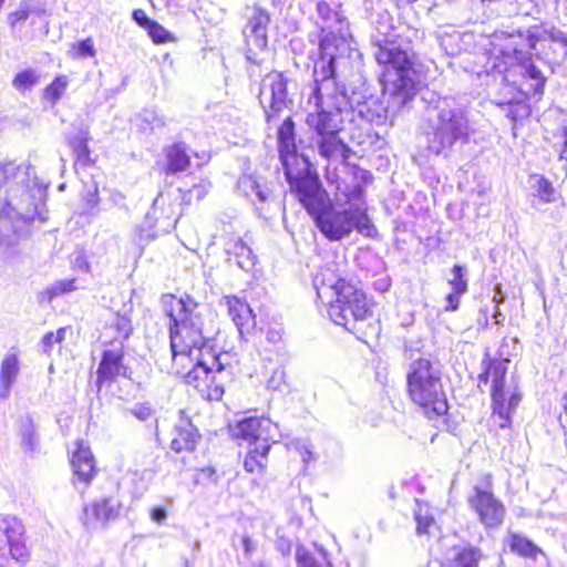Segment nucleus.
Segmentation results:
<instances>
[{"mask_svg":"<svg viewBox=\"0 0 567 567\" xmlns=\"http://www.w3.org/2000/svg\"><path fill=\"white\" fill-rule=\"evenodd\" d=\"M288 184L290 192L309 215L316 213L329 199L316 173L298 177L288 182Z\"/></svg>","mask_w":567,"mask_h":567,"instance_id":"14","label":"nucleus"},{"mask_svg":"<svg viewBox=\"0 0 567 567\" xmlns=\"http://www.w3.org/2000/svg\"><path fill=\"white\" fill-rule=\"evenodd\" d=\"M452 278L449 279V285L452 289L467 292L468 282L465 277V267L462 265H454L451 269Z\"/></svg>","mask_w":567,"mask_h":567,"instance_id":"51","label":"nucleus"},{"mask_svg":"<svg viewBox=\"0 0 567 567\" xmlns=\"http://www.w3.org/2000/svg\"><path fill=\"white\" fill-rule=\"evenodd\" d=\"M344 41L343 37L339 33L327 32L320 38L319 41V54L334 55L338 51L340 43Z\"/></svg>","mask_w":567,"mask_h":567,"instance_id":"42","label":"nucleus"},{"mask_svg":"<svg viewBox=\"0 0 567 567\" xmlns=\"http://www.w3.org/2000/svg\"><path fill=\"white\" fill-rule=\"evenodd\" d=\"M342 130H333V132L318 135L317 147L321 157L330 159L340 155L343 161H348L351 155V148L340 137Z\"/></svg>","mask_w":567,"mask_h":567,"instance_id":"22","label":"nucleus"},{"mask_svg":"<svg viewBox=\"0 0 567 567\" xmlns=\"http://www.w3.org/2000/svg\"><path fill=\"white\" fill-rule=\"evenodd\" d=\"M89 140L90 135L87 131H80L68 138V145L75 156V163L81 166H91L95 163V161L91 158Z\"/></svg>","mask_w":567,"mask_h":567,"instance_id":"31","label":"nucleus"},{"mask_svg":"<svg viewBox=\"0 0 567 567\" xmlns=\"http://www.w3.org/2000/svg\"><path fill=\"white\" fill-rule=\"evenodd\" d=\"M465 293L466 292H464V291H458V290L452 289L445 296V306H444L443 310L445 312H454V311L458 310L460 305H461V298Z\"/></svg>","mask_w":567,"mask_h":567,"instance_id":"52","label":"nucleus"},{"mask_svg":"<svg viewBox=\"0 0 567 567\" xmlns=\"http://www.w3.org/2000/svg\"><path fill=\"white\" fill-rule=\"evenodd\" d=\"M20 173V166L13 162L0 164V189L11 184ZM7 200L0 197V245H13L20 238L19 224L27 219L16 213Z\"/></svg>","mask_w":567,"mask_h":567,"instance_id":"10","label":"nucleus"},{"mask_svg":"<svg viewBox=\"0 0 567 567\" xmlns=\"http://www.w3.org/2000/svg\"><path fill=\"white\" fill-rule=\"evenodd\" d=\"M406 394L427 420L447 415L449 399L440 367L427 357L413 360L406 372Z\"/></svg>","mask_w":567,"mask_h":567,"instance_id":"6","label":"nucleus"},{"mask_svg":"<svg viewBox=\"0 0 567 567\" xmlns=\"http://www.w3.org/2000/svg\"><path fill=\"white\" fill-rule=\"evenodd\" d=\"M76 281V278L56 280L52 286L44 288L40 292L41 299L51 302L62 295L75 291L78 289Z\"/></svg>","mask_w":567,"mask_h":567,"instance_id":"37","label":"nucleus"},{"mask_svg":"<svg viewBox=\"0 0 567 567\" xmlns=\"http://www.w3.org/2000/svg\"><path fill=\"white\" fill-rule=\"evenodd\" d=\"M220 305L225 307L243 338L252 334L256 328V315L245 297L233 293L224 295Z\"/></svg>","mask_w":567,"mask_h":567,"instance_id":"17","label":"nucleus"},{"mask_svg":"<svg viewBox=\"0 0 567 567\" xmlns=\"http://www.w3.org/2000/svg\"><path fill=\"white\" fill-rule=\"evenodd\" d=\"M416 522V533L419 535H426L430 529L435 525L434 515L427 507L420 506L414 513Z\"/></svg>","mask_w":567,"mask_h":567,"instance_id":"43","label":"nucleus"},{"mask_svg":"<svg viewBox=\"0 0 567 567\" xmlns=\"http://www.w3.org/2000/svg\"><path fill=\"white\" fill-rule=\"evenodd\" d=\"M226 352L219 354L199 353L184 368H172L174 373L207 401L221 400L225 388L231 384L240 372L237 362L229 361Z\"/></svg>","mask_w":567,"mask_h":567,"instance_id":"4","label":"nucleus"},{"mask_svg":"<svg viewBox=\"0 0 567 567\" xmlns=\"http://www.w3.org/2000/svg\"><path fill=\"white\" fill-rule=\"evenodd\" d=\"M269 21L270 18L268 12L259 7H255L252 16L248 21V27L250 31L255 34L264 33L267 29Z\"/></svg>","mask_w":567,"mask_h":567,"instance_id":"46","label":"nucleus"},{"mask_svg":"<svg viewBox=\"0 0 567 567\" xmlns=\"http://www.w3.org/2000/svg\"><path fill=\"white\" fill-rule=\"evenodd\" d=\"M166 516H167V514H166V509L164 507L156 506V507L151 508V511H150L151 519L157 524H162L165 520Z\"/></svg>","mask_w":567,"mask_h":567,"instance_id":"57","label":"nucleus"},{"mask_svg":"<svg viewBox=\"0 0 567 567\" xmlns=\"http://www.w3.org/2000/svg\"><path fill=\"white\" fill-rule=\"evenodd\" d=\"M39 81V75L31 69L22 70L18 72L13 80L12 85L18 91H25L33 85H35Z\"/></svg>","mask_w":567,"mask_h":567,"instance_id":"48","label":"nucleus"},{"mask_svg":"<svg viewBox=\"0 0 567 567\" xmlns=\"http://www.w3.org/2000/svg\"><path fill=\"white\" fill-rule=\"evenodd\" d=\"M532 178L535 181L534 183V195L542 203H551L556 200V198H560V195L557 193L553 183L544 175L534 174Z\"/></svg>","mask_w":567,"mask_h":567,"instance_id":"36","label":"nucleus"},{"mask_svg":"<svg viewBox=\"0 0 567 567\" xmlns=\"http://www.w3.org/2000/svg\"><path fill=\"white\" fill-rule=\"evenodd\" d=\"M192 165V155L188 145L183 141H175L163 148L162 173L165 176H176L186 172Z\"/></svg>","mask_w":567,"mask_h":567,"instance_id":"20","label":"nucleus"},{"mask_svg":"<svg viewBox=\"0 0 567 567\" xmlns=\"http://www.w3.org/2000/svg\"><path fill=\"white\" fill-rule=\"evenodd\" d=\"M291 79L286 71L272 70L266 74L258 93L265 121H276L289 107L292 100L288 94V84Z\"/></svg>","mask_w":567,"mask_h":567,"instance_id":"8","label":"nucleus"},{"mask_svg":"<svg viewBox=\"0 0 567 567\" xmlns=\"http://www.w3.org/2000/svg\"><path fill=\"white\" fill-rule=\"evenodd\" d=\"M31 14L42 16V14H45V10L44 9H32L31 7L25 6L16 11L10 12L7 17V20H8L10 28L14 29L19 24L25 22L27 19Z\"/></svg>","mask_w":567,"mask_h":567,"instance_id":"47","label":"nucleus"},{"mask_svg":"<svg viewBox=\"0 0 567 567\" xmlns=\"http://www.w3.org/2000/svg\"><path fill=\"white\" fill-rule=\"evenodd\" d=\"M315 80L326 82L336 79V55L319 54L313 68Z\"/></svg>","mask_w":567,"mask_h":567,"instance_id":"38","label":"nucleus"},{"mask_svg":"<svg viewBox=\"0 0 567 567\" xmlns=\"http://www.w3.org/2000/svg\"><path fill=\"white\" fill-rule=\"evenodd\" d=\"M285 383V372L282 370H276L268 380V385L272 389H278Z\"/></svg>","mask_w":567,"mask_h":567,"instance_id":"59","label":"nucleus"},{"mask_svg":"<svg viewBox=\"0 0 567 567\" xmlns=\"http://www.w3.org/2000/svg\"><path fill=\"white\" fill-rule=\"evenodd\" d=\"M508 359L492 358L486 355L481 363V372L477 375L478 386L489 384L491 390H497L505 385L506 375L508 372Z\"/></svg>","mask_w":567,"mask_h":567,"instance_id":"21","label":"nucleus"},{"mask_svg":"<svg viewBox=\"0 0 567 567\" xmlns=\"http://www.w3.org/2000/svg\"><path fill=\"white\" fill-rule=\"evenodd\" d=\"M317 12L323 20H329L333 16H337V11L332 8L329 2L321 0L317 3Z\"/></svg>","mask_w":567,"mask_h":567,"instance_id":"54","label":"nucleus"},{"mask_svg":"<svg viewBox=\"0 0 567 567\" xmlns=\"http://www.w3.org/2000/svg\"><path fill=\"white\" fill-rule=\"evenodd\" d=\"M296 563L297 567H332L324 550L311 551L303 546L296 550Z\"/></svg>","mask_w":567,"mask_h":567,"instance_id":"33","label":"nucleus"},{"mask_svg":"<svg viewBox=\"0 0 567 567\" xmlns=\"http://www.w3.org/2000/svg\"><path fill=\"white\" fill-rule=\"evenodd\" d=\"M278 154L297 148L296 124L291 116H287L278 127L277 132Z\"/></svg>","mask_w":567,"mask_h":567,"instance_id":"34","label":"nucleus"},{"mask_svg":"<svg viewBox=\"0 0 567 567\" xmlns=\"http://www.w3.org/2000/svg\"><path fill=\"white\" fill-rule=\"evenodd\" d=\"M542 39L543 37L537 31V27H533L526 32L509 34L498 50L496 62L493 64V70L503 74L505 80H509L514 70L518 68L522 78L520 83L532 82L525 93L539 97L544 94L546 76L543 75L542 71L534 63L532 51L536 49Z\"/></svg>","mask_w":567,"mask_h":567,"instance_id":"5","label":"nucleus"},{"mask_svg":"<svg viewBox=\"0 0 567 567\" xmlns=\"http://www.w3.org/2000/svg\"><path fill=\"white\" fill-rule=\"evenodd\" d=\"M4 535L9 545V551L13 559L25 561L29 557V549L24 542V529L21 523L16 519L7 520Z\"/></svg>","mask_w":567,"mask_h":567,"instance_id":"26","label":"nucleus"},{"mask_svg":"<svg viewBox=\"0 0 567 567\" xmlns=\"http://www.w3.org/2000/svg\"><path fill=\"white\" fill-rule=\"evenodd\" d=\"M260 347L265 352L275 351L279 353L281 350H284L281 332L279 330L269 329L267 331L265 342H261Z\"/></svg>","mask_w":567,"mask_h":567,"instance_id":"50","label":"nucleus"},{"mask_svg":"<svg viewBox=\"0 0 567 567\" xmlns=\"http://www.w3.org/2000/svg\"><path fill=\"white\" fill-rule=\"evenodd\" d=\"M435 135L442 144L453 145L462 140L467 141L466 124L457 115L451 114L447 118L441 117L440 124L435 130Z\"/></svg>","mask_w":567,"mask_h":567,"instance_id":"23","label":"nucleus"},{"mask_svg":"<svg viewBox=\"0 0 567 567\" xmlns=\"http://www.w3.org/2000/svg\"><path fill=\"white\" fill-rule=\"evenodd\" d=\"M310 216L319 230L330 241L340 240L353 230L367 237H374L378 234L367 209L362 207L336 210L328 200Z\"/></svg>","mask_w":567,"mask_h":567,"instance_id":"7","label":"nucleus"},{"mask_svg":"<svg viewBox=\"0 0 567 567\" xmlns=\"http://www.w3.org/2000/svg\"><path fill=\"white\" fill-rule=\"evenodd\" d=\"M270 449V443L248 446V451L244 457L245 471L249 474L261 475L267 468Z\"/></svg>","mask_w":567,"mask_h":567,"instance_id":"29","label":"nucleus"},{"mask_svg":"<svg viewBox=\"0 0 567 567\" xmlns=\"http://www.w3.org/2000/svg\"><path fill=\"white\" fill-rule=\"evenodd\" d=\"M73 473V483L89 486L100 474V466L90 445L82 439L74 442V450L69 455Z\"/></svg>","mask_w":567,"mask_h":567,"instance_id":"15","label":"nucleus"},{"mask_svg":"<svg viewBox=\"0 0 567 567\" xmlns=\"http://www.w3.org/2000/svg\"><path fill=\"white\" fill-rule=\"evenodd\" d=\"M522 399V393L514 389L513 391H506L505 385L503 388L491 390V425L488 427L489 434L493 436L497 435L498 430L509 431V439L512 440V413L516 410Z\"/></svg>","mask_w":567,"mask_h":567,"instance_id":"13","label":"nucleus"},{"mask_svg":"<svg viewBox=\"0 0 567 567\" xmlns=\"http://www.w3.org/2000/svg\"><path fill=\"white\" fill-rule=\"evenodd\" d=\"M133 19L135 22L143 28L144 30L150 25V23L154 20L150 18L143 9H136L133 11Z\"/></svg>","mask_w":567,"mask_h":567,"instance_id":"56","label":"nucleus"},{"mask_svg":"<svg viewBox=\"0 0 567 567\" xmlns=\"http://www.w3.org/2000/svg\"><path fill=\"white\" fill-rule=\"evenodd\" d=\"M210 183L206 178H200L197 183L193 184L189 188H178L181 203L177 204L169 194L159 193L154 200V210L159 217L167 219L172 225H176L184 214V207L193 204L192 194H196V200H203L209 190Z\"/></svg>","mask_w":567,"mask_h":567,"instance_id":"12","label":"nucleus"},{"mask_svg":"<svg viewBox=\"0 0 567 567\" xmlns=\"http://www.w3.org/2000/svg\"><path fill=\"white\" fill-rule=\"evenodd\" d=\"M467 501L481 523L487 528H495L503 523L505 507L494 495L493 475L491 473H485L478 478Z\"/></svg>","mask_w":567,"mask_h":567,"instance_id":"9","label":"nucleus"},{"mask_svg":"<svg viewBox=\"0 0 567 567\" xmlns=\"http://www.w3.org/2000/svg\"><path fill=\"white\" fill-rule=\"evenodd\" d=\"M374 59L381 66L379 83L383 95L398 107L411 102L420 91V70L416 54L390 40L375 44Z\"/></svg>","mask_w":567,"mask_h":567,"instance_id":"3","label":"nucleus"},{"mask_svg":"<svg viewBox=\"0 0 567 567\" xmlns=\"http://www.w3.org/2000/svg\"><path fill=\"white\" fill-rule=\"evenodd\" d=\"M161 302L169 320L172 368H184V363H190L195 359L194 351L203 353L200 350L209 340L207 331L198 322L196 309L199 302L187 292L179 297L172 292L163 293Z\"/></svg>","mask_w":567,"mask_h":567,"instance_id":"2","label":"nucleus"},{"mask_svg":"<svg viewBox=\"0 0 567 567\" xmlns=\"http://www.w3.org/2000/svg\"><path fill=\"white\" fill-rule=\"evenodd\" d=\"M95 53L92 38L73 43L70 49V54L73 59L93 58Z\"/></svg>","mask_w":567,"mask_h":567,"instance_id":"49","label":"nucleus"},{"mask_svg":"<svg viewBox=\"0 0 567 567\" xmlns=\"http://www.w3.org/2000/svg\"><path fill=\"white\" fill-rule=\"evenodd\" d=\"M106 330H110L113 340L110 342H105L109 347L113 344H124L123 342L127 340L133 331L131 318L126 315L115 313L112 320L105 326Z\"/></svg>","mask_w":567,"mask_h":567,"instance_id":"32","label":"nucleus"},{"mask_svg":"<svg viewBox=\"0 0 567 567\" xmlns=\"http://www.w3.org/2000/svg\"><path fill=\"white\" fill-rule=\"evenodd\" d=\"M200 440V433L186 411L181 410L171 433L169 447L177 454L193 453Z\"/></svg>","mask_w":567,"mask_h":567,"instance_id":"18","label":"nucleus"},{"mask_svg":"<svg viewBox=\"0 0 567 567\" xmlns=\"http://www.w3.org/2000/svg\"><path fill=\"white\" fill-rule=\"evenodd\" d=\"M323 82L315 80V85L312 89V97L316 100L317 109H323V94L321 91V84Z\"/></svg>","mask_w":567,"mask_h":567,"instance_id":"58","label":"nucleus"},{"mask_svg":"<svg viewBox=\"0 0 567 567\" xmlns=\"http://www.w3.org/2000/svg\"><path fill=\"white\" fill-rule=\"evenodd\" d=\"M481 550L476 547L465 546L457 549L452 560L447 564L440 558H431L426 567H478Z\"/></svg>","mask_w":567,"mask_h":567,"instance_id":"28","label":"nucleus"},{"mask_svg":"<svg viewBox=\"0 0 567 567\" xmlns=\"http://www.w3.org/2000/svg\"><path fill=\"white\" fill-rule=\"evenodd\" d=\"M55 343H56V341H54L53 331L47 332L42 338L43 352H45V353L51 352L53 349V346Z\"/></svg>","mask_w":567,"mask_h":567,"instance_id":"60","label":"nucleus"},{"mask_svg":"<svg viewBox=\"0 0 567 567\" xmlns=\"http://www.w3.org/2000/svg\"><path fill=\"white\" fill-rule=\"evenodd\" d=\"M505 114L509 120L514 122H519L527 118L530 115V107L524 101L508 102L505 105Z\"/></svg>","mask_w":567,"mask_h":567,"instance_id":"45","label":"nucleus"},{"mask_svg":"<svg viewBox=\"0 0 567 567\" xmlns=\"http://www.w3.org/2000/svg\"><path fill=\"white\" fill-rule=\"evenodd\" d=\"M66 329V327H62L59 328L56 331H53L54 341H56V343H62L64 341Z\"/></svg>","mask_w":567,"mask_h":567,"instance_id":"61","label":"nucleus"},{"mask_svg":"<svg viewBox=\"0 0 567 567\" xmlns=\"http://www.w3.org/2000/svg\"><path fill=\"white\" fill-rule=\"evenodd\" d=\"M225 250L241 269H248L255 264L250 246L239 236H228L225 240Z\"/></svg>","mask_w":567,"mask_h":567,"instance_id":"27","label":"nucleus"},{"mask_svg":"<svg viewBox=\"0 0 567 567\" xmlns=\"http://www.w3.org/2000/svg\"><path fill=\"white\" fill-rule=\"evenodd\" d=\"M355 193H357V195H358L359 197H361V195H362V188H361V187H357V188H355Z\"/></svg>","mask_w":567,"mask_h":567,"instance_id":"64","label":"nucleus"},{"mask_svg":"<svg viewBox=\"0 0 567 567\" xmlns=\"http://www.w3.org/2000/svg\"><path fill=\"white\" fill-rule=\"evenodd\" d=\"M254 185H255V188H256V194H257V196H258L261 200H266L269 194H264V193L259 189V185H258L256 182L254 183Z\"/></svg>","mask_w":567,"mask_h":567,"instance_id":"63","label":"nucleus"},{"mask_svg":"<svg viewBox=\"0 0 567 567\" xmlns=\"http://www.w3.org/2000/svg\"><path fill=\"white\" fill-rule=\"evenodd\" d=\"M291 523L300 526L303 519L312 515V502L308 496L293 498L289 507Z\"/></svg>","mask_w":567,"mask_h":567,"instance_id":"39","label":"nucleus"},{"mask_svg":"<svg viewBox=\"0 0 567 567\" xmlns=\"http://www.w3.org/2000/svg\"><path fill=\"white\" fill-rule=\"evenodd\" d=\"M241 544L244 546V549H245L246 554H250L252 551L254 545H252V542H251L249 536H244L241 538Z\"/></svg>","mask_w":567,"mask_h":567,"instance_id":"62","label":"nucleus"},{"mask_svg":"<svg viewBox=\"0 0 567 567\" xmlns=\"http://www.w3.org/2000/svg\"><path fill=\"white\" fill-rule=\"evenodd\" d=\"M561 409L563 412L558 417L560 429L563 430L565 440L567 442V393L561 396Z\"/></svg>","mask_w":567,"mask_h":567,"instance_id":"55","label":"nucleus"},{"mask_svg":"<svg viewBox=\"0 0 567 567\" xmlns=\"http://www.w3.org/2000/svg\"><path fill=\"white\" fill-rule=\"evenodd\" d=\"M306 124L318 136L333 132V130H342L334 121V115L324 109H317L307 114Z\"/></svg>","mask_w":567,"mask_h":567,"instance_id":"30","label":"nucleus"},{"mask_svg":"<svg viewBox=\"0 0 567 567\" xmlns=\"http://www.w3.org/2000/svg\"><path fill=\"white\" fill-rule=\"evenodd\" d=\"M120 516V505L116 504L112 498L104 497L95 499L83 506L81 513V523L84 527L91 528L94 526H107L111 522H114Z\"/></svg>","mask_w":567,"mask_h":567,"instance_id":"19","label":"nucleus"},{"mask_svg":"<svg viewBox=\"0 0 567 567\" xmlns=\"http://www.w3.org/2000/svg\"><path fill=\"white\" fill-rule=\"evenodd\" d=\"M504 547L517 557L524 559L536 560L539 556L544 555L540 547H538L528 537L516 533L509 532L504 540Z\"/></svg>","mask_w":567,"mask_h":567,"instance_id":"24","label":"nucleus"},{"mask_svg":"<svg viewBox=\"0 0 567 567\" xmlns=\"http://www.w3.org/2000/svg\"><path fill=\"white\" fill-rule=\"evenodd\" d=\"M19 371V362L16 354H8L1 362L0 382L4 388H9L16 379Z\"/></svg>","mask_w":567,"mask_h":567,"instance_id":"40","label":"nucleus"},{"mask_svg":"<svg viewBox=\"0 0 567 567\" xmlns=\"http://www.w3.org/2000/svg\"><path fill=\"white\" fill-rule=\"evenodd\" d=\"M287 182L311 174V164L307 156L298 153L297 148L279 154Z\"/></svg>","mask_w":567,"mask_h":567,"instance_id":"25","label":"nucleus"},{"mask_svg":"<svg viewBox=\"0 0 567 567\" xmlns=\"http://www.w3.org/2000/svg\"><path fill=\"white\" fill-rule=\"evenodd\" d=\"M154 413L155 410L151 402L138 403L132 409V414L140 421H147Z\"/></svg>","mask_w":567,"mask_h":567,"instance_id":"53","label":"nucleus"},{"mask_svg":"<svg viewBox=\"0 0 567 567\" xmlns=\"http://www.w3.org/2000/svg\"><path fill=\"white\" fill-rule=\"evenodd\" d=\"M271 429L270 420L248 416L235 423L233 437L245 442L247 446L261 445V443L272 444L275 440L271 435Z\"/></svg>","mask_w":567,"mask_h":567,"instance_id":"16","label":"nucleus"},{"mask_svg":"<svg viewBox=\"0 0 567 567\" xmlns=\"http://www.w3.org/2000/svg\"><path fill=\"white\" fill-rule=\"evenodd\" d=\"M126 348L117 343L105 347L100 353V361L95 371V386L97 392L110 388L120 379H131L132 371L125 361Z\"/></svg>","mask_w":567,"mask_h":567,"instance_id":"11","label":"nucleus"},{"mask_svg":"<svg viewBox=\"0 0 567 567\" xmlns=\"http://www.w3.org/2000/svg\"><path fill=\"white\" fill-rule=\"evenodd\" d=\"M226 473L227 472L224 470L207 465L197 470L194 476V483L203 486L215 485L219 482L220 476Z\"/></svg>","mask_w":567,"mask_h":567,"instance_id":"41","label":"nucleus"},{"mask_svg":"<svg viewBox=\"0 0 567 567\" xmlns=\"http://www.w3.org/2000/svg\"><path fill=\"white\" fill-rule=\"evenodd\" d=\"M145 31L155 44H164L175 40V37L156 20H153Z\"/></svg>","mask_w":567,"mask_h":567,"instance_id":"44","label":"nucleus"},{"mask_svg":"<svg viewBox=\"0 0 567 567\" xmlns=\"http://www.w3.org/2000/svg\"><path fill=\"white\" fill-rule=\"evenodd\" d=\"M346 261L333 260L315 278L318 299L328 307L330 318L342 327L373 318L372 305L359 279L346 271Z\"/></svg>","mask_w":567,"mask_h":567,"instance_id":"1","label":"nucleus"},{"mask_svg":"<svg viewBox=\"0 0 567 567\" xmlns=\"http://www.w3.org/2000/svg\"><path fill=\"white\" fill-rule=\"evenodd\" d=\"M69 84L66 75H56L42 91V100L54 106L65 94Z\"/></svg>","mask_w":567,"mask_h":567,"instance_id":"35","label":"nucleus"}]
</instances>
